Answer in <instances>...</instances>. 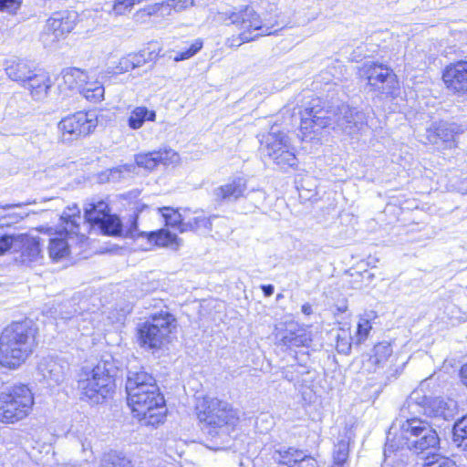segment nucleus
Listing matches in <instances>:
<instances>
[{
	"instance_id": "nucleus-1",
	"label": "nucleus",
	"mask_w": 467,
	"mask_h": 467,
	"mask_svg": "<svg viewBox=\"0 0 467 467\" xmlns=\"http://www.w3.org/2000/svg\"><path fill=\"white\" fill-rule=\"evenodd\" d=\"M404 420L395 421L389 428L387 442L384 448L385 467H406L400 449L420 454H432V451L439 449L440 437L436 430L425 420L416 415L406 416Z\"/></svg>"
},
{
	"instance_id": "nucleus-2",
	"label": "nucleus",
	"mask_w": 467,
	"mask_h": 467,
	"mask_svg": "<svg viewBox=\"0 0 467 467\" xmlns=\"http://www.w3.org/2000/svg\"><path fill=\"white\" fill-rule=\"evenodd\" d=\"M300 131L303 140H313L325 128L339 130L349 136L360 131L366 124L365 113L342 104L337 108L325 109L319 99H313L299 111Z\"/></svg>"
},
{
	"instance_id": "nucleus-3",
	"label": "nucleus",
	"mask_w": 467,
	"mask_h": 467,
	"mask_svg": "<svg viewBox=\"0 0 467 467\" xmlns=\"http://www.w3.org/2000/svg\"><path fill=\"white\" fill-rule=\"evenodd\" d=\"M260 6L269 15L275 16L274 23L263 24L259 15L249 5L243 6L239 9L233 8L227 9L218 13L217 19L225 25H235L241 29H244L239 35V43L236 46H240L242 43L250 42L262 36H269L275 34L277 29L273 30L275 26L282 24L281 28L285 26L288 22L281 19L280 15L277 13L278 7L275 0H260Z\"/></svg>"
},
{
	"instance_id": "nucleus-4",
	"label": "nucleus",
	"mask_w": 467,
	"mask_h": 467,
	"mask_svg": "<svg viewBox=\"0 0 467 467\" xmlns=\"http://www.w3.org/2000/svg\"><path fill=\"white\" fill-rule=\"evenodd\" d=\"M197 417L202 423V431L214 445L220 446L228 441L230 431L239 422V414L225 400L205 397L197 406Z\"/></svg>"
},
{
	"instance_id": "nucleus-5",
	"label": "nucleus",
	"mask_w": 467,
	"mask_h": 467,
	"mask_svg": "<svg viewBox=\"0 0 467 467\" xmlns=\"http://www.w3.org/2000/svg\"><path fill=\"white\" fill-rule=\"evenodd\" d=\"M36 330L31 320L13 322L0 335V363L8 368L21 365L33 352Z\"/></svg>"
},
{
	"instance_id": "nucleus-6",
	"label": "nucleus",
	"mask_w": 467,
	"mask_h": 467,
	"mask_svg": "<svg viewBox=\"0 0 467 467\" xmlns=\"http://www.w3.org/2000/svg\"><path fill=\"white\" fill-rule=\"evenodd\" d=\"M113 372L110 357L102 358L92 368H83L78 379L80 399L90 404L102 403L113 391Z\"/></svg>"
},
{
	"instance_id": "nucleus-7",
	"label": "nucleus",
	"mask_w": 467,
	"mask_h": 467,
	"mask_svg": "<svg viewBox=\"0 0 467 467\" xmlns=\"http://www.w3.org/2000/svg\"><path fill=\"white\" fill-rule=\"evenodd\" d=\"M80 209L77 204L67 206L60 215L58 237L49 240V256L54 260L61 259L68 254L69 243L75 241L82 243L86 236L80 234Z\"/></svg>"
},
{
	"instance_id": "nucleus-8",
	"label": "nucleus",
	"mask_w": 467,
	"mask_h": 467,
	"mask_svg": "<svg viewBox=\"0 0 467 467\" xmlns=\"http://www.w3.org/2000/svg\"><path fill=\"white\" fill-rule=\"evenodd\" d=\"M409 415L423 414L436 420H451L457 413V403L452 400L428 398L422 389H415L408 397L401 411Z\"/></svg>"
},
{
	"instance_id": "nucleus-9",
	"label": "nucleus",
	"mask_w": 467,
	"mask_h": 467,
	"mask_svg": "<svg viewBox=\"0 0 467 467\" xmlns=\"http://www.w3.org/2000/svg\"><path fill=\"white\" fill-rule=\"evenodd\" d=\"M176 327V318L168 311L151 315L146 321L138 325V342L140 347L150 349L161 348Z\"/></svg>"
},
{
	"instance_id": "nucleus-10",
	"label": "nucleus",
	"mask_w": 467,
	"mask_h": 467,
	"mask_svg": "<svg viewBox=\"0 0 467 467\" xmlns=\"http://www.w3.org/2000/svg\"><path fill=\"white\" fill-rule=\"evenodd\" d=\"M361 79L366 80L368 92L377 96L394 97L400 89L399 81L393 70L382 63L368 61L358 69Z\"/></svg>"
},
{
	"instance_id": "nucleus-11",
	"label": "nucleus",
	"mask_w": 467,
	"mask_h": 467,
	"mask_svg": "<svg viewBox=\"0 0 467 467\" xmlns=\"http://www.w3.org/2000/svg\"><path fill=\"white\" fill-rule=\"evenodd\" d=\"M34 398L26 385L12 388L0 394V421L14 423L25 419L32 410Z\"/></svg>"
},
{
	"instance_id": "nucleus-12",
	"label": "nucleus",
	"mask_w": 467,
	"mask_h": 467,
	"mask_svg": "<svg viewBox=\"0 0 467 467\" xmlns=\"http://www.w3.org/2000/svg\"><path fill=\"white\" fill-rule=\"evenodd\" d=\"M141 404L128 402L131 410L142 425L156 426L163 421L166 413L165 400L157 385L141 396Z\"/></svg>"
},
{
	"instance_id": "nucleus-13",
	"label": "nucleus",
	"mask_w": 467,
	"mask_h": 467,
	"mask_svg": "<svg viewBox=\"0 0 467 467\" xmlns=\"http://www.w3.org/2000/svg\"><path fill=\"white\" fill-rule=\"evenodd\" d=\"M264 157H268L281 170L286 171L297 165V158L290 146L289 139L284 132H270L261 147Z\"/></svg>"
},
{
	"instance_id": "nucleus-14",
	"label": "nucleus",
	"mask_w": 467,
	"mask_h": 467,
	"mask_svg": "<svg viewBox=\"0 0 467 467\" xmlns=\"http://www.w3.org/2000/svg\"><path fill=\"white\" fill-rule=\"evenodd\" d=\"M98 126V115L95 111H78L63 118L58 122V130L65 141L86 137Z\"/></svg>"
},
{
	"instance_id": "nucleus-15",
	"label": "nucleus",
	"mask_w": 467,
	"mask_h": 467,
	"mask_svg": "<svg viewBox=\"0 0 467 467\" xmlns=\"http://www.w3.org/2000/svg\"><path fill=\"white\" fill-rule=\"evenodd\" d=\"M78 17V13L73 10L54 13L47 21L42 36L44 42H56L63 38L74 29Z\"/></svg>"
},
{
	"instance_id": "nucleus-16",
	"label": "nucleus",
	"mask_w": 467,
	"mask_h": 467,
	"mask_svg": "<svg viewBox=\"0 0 467 467\" xmlns=\"http://www.w3.org/2000/svg\"><path fill=\"white\" fill-rule=\"evenodd\" d=\"M397 358L393 355L391 345L383 341L374 346L373 354L368 362L375 366V372L386 374L387 378H396L400 372V366L396 365Z\"/></svg>"
},
{
	"instance_id": "nucleus-17",
	"label": "nucleus",
	"mask_w": 467,
	"mask_h": 467,
	"mask_svg": "<svg viewBox=\"0 0 467 467\" xmlns=\"http://www.w3.org/2000/svg\"><path fill=\"white\" fill-rule=\"evenodd\" d=\"M446 88L458 96H467V60L451 63L443 70Z\"/></svg>"
},
{
	"instance_id": "nucleus-18",
	"label": "nucleus",
	"mask_w": 467,
	"mask_h": 467,
	"mask_svg": "<svg viewBox=\"0 0 467 467\" xmlns=\"http://www.w3.org/2000/svg\"><path fill=\"white\" fill-rule=\"evenodd\" d=\"M462 130L456 123L440 121L432 123L426 129V140L429 143L444 145V148H452L455 146V137L461 133Z\"/></svg>"
},
{
	"instance_id": "nucleus-19",
	"label": "nucleus",
	"mask_w": 467,
	"mask_h": 467,
	"mask_svg": "<svg viewBox=\"0 0 467 467\" xmlns=\"http://www.w3.org/2000/svg\"><path fill=\"white\" fill-rule=\"evenodd\" d=\"M129 234L131 237H146L150 244H155L163 247H171L177 249L180 245L179 239L176 234H171L166 229H161L152 232H139L137 218L131 223L129 229Z\"/></svg>"
},
{
	"instance_id": "nucleus-20",
	"label": "nucleus",
	"mask_w": 467,
	"mask_h": 467,
	"mask_svg": "<svg viewBox=\"0 0 467 467\" xmlns=\"http://www.w3.org/2000/svg\"><path fill=\"white\" fill-rule=\"evenodd\" d=\"M38 373L49 386L62 383L66 379L68 365L53 358H44L38 364Z\"/></svg>"
},
{
	"instance_id": "nucleus-21",
	"label": "nucleus",
	"mask_w": 467,
	"mask_h": 467,
	"mask_svg": "<svg viewBox=\"0 0 467 467\" xmlns=\"http://www.w3.org/2000/svg\"><path fill=\"white\" fill-rule=\"evenodd\" d=\"M247 182L243 177H237L214 189L213 196L217 202H235L245 196Z\"/></svg>"
},
{
	"instance_id": "nucleus-22",
	"label": "nucleus",
	"mask_w": 467,
	"mask_h": 467,
	"mask_svg": "<svg viewBox=\"0 0 467 467\" xmlns=\"http://www.w3.org/2000/svg\"><path fill=\"white\" fill-rule=\"evenodd\" d=\"M23 87L29 91L35 100H43L51 88V80L47 72L38 69L30 76Z\"/></svg>"
},
{
	"instance_id": "nucleus-23",
	"label": "nucleus",
	"mask_w": 467,
	"mask_h": 467,
	"mask_svg": "<svg viewBox=\"0 0 467 467\" xmlns=\"http://www.w3.org/2000/svg\"><path fill=\"white\" fill-rule=\"evenodd\" d=\"M100 317V313L88 311L75 316L61 315L62 319L67 320L70 326L76 327L82 335H88L93 329L99 328Z\"/></svg>"
},
{
	"instance_id": "nucleus-24",
	"label": "nucleus",
	"mask_w": 467,
	"mask_h": 467,
	"mask_svg": "<svg viewBox=\"0 0 467 467\" xmlns=\"http://www.w3.org/2000/svg\"><path fill=\"white\" fill-rule=\"evenodd\" d=\"M152 59V53L146 52L145 50L140 51L139 53L129 54L128 56L123 57L119 60L118 65L113 70V73L122 74L129 72L131 69L145 65L147 62Z\"/></svg>"
},
{
	"instance_id": "nucleus-25",
	"label": "nucleus",
	"mask_w": 467,
	"mask_h": 467,
	"mask_svg": "<svg viewBox=\"0 0 467 467\" xmlns=\"http://www.w3.org/2000/svg\"><path fill=\"white\" fill-rule=\"evenodd\" d=\"M36 69H33L28 61L23 59H10L7 61L5 72L9 78L20 82L22 85L32 76Z\"/></svg>"
},
{
	"instance_id": "nucleus-26",
	"label": "nucleus",
	"mask_w": 467,
	"mask_h": 467,
	"mask_svg": "<svg viewBox=\"0 0 467 467\" xmlns=\"http://www.w3.org/2000/svg\"><path fill=\"white\" fill-rule=\"evenodd\" d=\"M146 386L147 388L154 389L156 380L154 378L145 371H130L126 382V391L128 396H135L139 394L140 387Z\"/></svg>"
},
{
	"instance_id": "nucleus-27",
	"label": "nucleus",
	"mask_w": 467,
	"mask_h": 467,
	"mask_svg": "<svg viewBox=\"0 0 467 467\" xmlns=\"http://www.w3.org/2000/svg\"><path fill=\"white\" fill-rule=\"evenodd\" d=\"M109 213V205L104 201H92L85 204L84 218L88 226L99 225Z\"/></svg>"
},
{
	"instance_id": "nucleus-28",
	"label": "nucleus",
	"mask_w": 467,
	"mask_h": 467,
	"mask_svg": "<svg viewBox=\"0 0 467 467\" xmlns=\"http://www.w3.org/2000/svg\"><path fill=\"white\" fill-rule=\"evenodd\" d=\"M61 78L63 84L67 89H78L80 92V88L86 83V79H88V75L79 68L69 67L62 71Z\"/></svg>"
},
{
	"instance_id": "nucleus-29",
	"label": "nucleus",
	"mask_w": 467,
	"mask_h": 467,
	"mask_svg": "<svg viewBox=\"0 0 467 467\" xmlns=\"http://www.w3.org/2000/svg\"><path fill=\"white\" fill-rule=\"evenodd\" d=\"M301 456V450L295 447L280 446L273 452L274 461L287 467H295Z\"/></svg>"
},
{
	"instance_id": "nucleus-30",
	"label": "nucleus",
	"mask_w": 467,
	"mask_h": 467,
	"mask_svg": "<svg viewBox=\"0 0 467 467\" xmlns=\"http://www.w3.org/2000/svg\"><path fill=\"white\" fill-rule=\"evenodd\" d=\"M189 5H192V0H167L165 3L150 6L145 11H147L149 16L156 13H161V15H170L171 9L176 12H180L186 8Z\"/></svg>"
},
{
	"instance_id": "nucleus-31",
	"label": "nucleus",
	"mask_w": 467,
	"mask_h": 467,
	"mask_svg": "<svg viewBox=\"0 0 467 467\" xmlns=\"http://www.w3.org/2000/svg\"><path fill=\"white\" fill-rule=\"evenodd\" d=\"M156 112L150 110L146 107H136L131 112L128 119L130 128L138 130L146 120L154 121Z\"/></svg>"
},
{
	"instance_id": "nucleus-32",
	"label": "nucleus",
	"mask_w": 467,
	"mask_h": 467,
	"mask_svg": "<svg viewBox=\"0 0 467 467\" xmlns=\"http://www.w3.org/2000/svg\"><path fill=\"white\" fill-rule=\"evenodd\" d=\"M349 455V439L344 437L337 441L335 443L333 451H332V459L333 463L330 467H344V464L347 463Z\"/></svg>"
},
{
	"instance_id": "nucleus-33",
	"label": "nucleus",
	"mask_w": 467,
	"mask_h": 467,
	"mask_svg": "<svg viewBox=\"0 0 467 467\" xmlns=\"http://www.w3.org/2000/svg\"><path fill=\"white\" fill-rule=\"evenodd\" d=\"M105 88L99 81H88L80 88V94L92 103L100 102L104 99Z\"/></svg>"
},
{
	"instance_id": "nucleus-34",
	"label": "nucleus",
	"mask_w": 467,
	"mask_h": 467,
	"mask_svg": "<svg viewBox=\"0 0 467 467\" xmlns=\"http://www.w3.org/2000/svg\"><path fill=\"white\" fill-rule=\"evenodd\" d=\"M217 215L211 216L209 218L199 215L195 216L192 219H189L182 227V233L188 231H201L202 230L204 233H209L212 231L213 220L217 219Z\"/></svg>"
},
{
	"instance_id": "nucleus-35",
	"label": "nucleus",
	"mask_w": 467,
	"mask_h": 467,
	"mask_svg": "<svg viewBox=\"0 0 467 467\" xmlns=\"http://www.w3.org/2000/svg\"><path fill=\"white\" fill-rule=\"evenodd\" d=\"M41 252L39 238L27 237L23 241L22 256L24 260L36 262L42 257Z\"/></svg>"
},
{
	"instance_id": "nucleus-36",
	"label": "nucleus",
	"mask_w": 467,
	"mask_h": 467,
	"mask_svg": "<svg viewBox=\"0 0 467 467\" xmlns=\"http://www.w3.org/2000/svg\"><path fill=\"white\" fill-rule=\"evenodd\" d=\"M104 234L118 235L121 233V223L119 217L109 213L98 225Z\"/></svg>"
},
{
	"instance_id": "nucleus-37",
	"label": "nucleus",
	"mask_w": 467,
	"mask_h": 467,
	"mask_svg": "<svg viewBox=\"0 0 467 467\" xmlns=\"http://www.w3.org/2000/svg\"><path fill=\"white\" fill-rule=\"evenodd\" d=\"M161 212L166 225L177 228L179 232L182 233V224H184L187 222L184 221L182 215L179 213L177 211L169 207H163L161 209Z\"/></svg>"
},
{
	"instance_id": "nucleus-38",
	"label": "nucleus",
	"mask_w": 467,
	"mask_h": 467,
	"mask_svg": "<svg viewBox=\"0 0 467 467\" xmlns=\"http://www.w3.org/2000/svg\"><path fill=\"white\" fill-rule=\"evenodd\" d=\"M422 467H458L456 462L451 459L441 456L440 454L432 453L431 456H428Z\"/></svg>"
},
{
	"instance_id": "nucleus-39",
	"label": "nucleus",
	"mask_w": 467,
	"mask_h": 467,
	"mask_svg": "<svg viewBox=\"0 0 467 467\" xmlns=\"http://www.w3.org/2000/svg\"><path fill=\"white\" fill-rule=\"evenodd\" d=\"M453 440L467 447V415L458 420L453 426Z\"/></svg>"
},
{
	"instance_id": "nucleus-40",
	"label": "nucleus",
	"mask_w": 467,
	"mask_h": 467,
	"mask_svg": "<svg viewBox=\"0 0 467 467\" xmlns=\"http://www.w3.org/2000/svg\"><path fill=\"white\" fill-rule=\"evenodd\" d=\"M154 153L155 151L137 154L135 156L137 166L152 171L158 165Z\"/></svg>"
},
{
	"instance_id": "nucleus-41",
	"label": "nucleus",
	"mask_w": 467,
	"mask_h": 467,
	"mask_svg": "<svg viewBox=\"0 0 467 467\" xmlns=\"http://www.w3.org/2000/svg\"><path fill=\"white\" fill-rule=\"evenodd\" d=\"M308 340V337L304 333L296 334L289 332L282 337L283 343L288 348L306 346Z\"/></svg>"
},
{
	"instance_id": "nucleus-42",
	"label": "nucleus",
	"mask_w": 467,
	"mask_h": 467,
	"mask_svg": "<svg viewBox=\"0 0 467 467\" xmlns=\"http://www.w3.org/2000/svg\"><path fill=\"white\" fill-rule=\"evenodd\" d=\"M100 467H133L131 462L125 457L109 454L102 460Z\"/></svg>"
},
{
	"instance_id": "nucleus-43",
	"label": "nucleus",
	"mask_w": 467,
	"mask_h": 467,
	"mask_svg": "<svg viewBox=\"0 0 467 467\" xmlns=\"http://www.w3.org/2000/svg\"><path fill=\"white\" fill-rule=\"evenodd\" d=\"M352 337L350 334L345 330L337 336L336 348L338 353L348 355L351 349Z\"/></svg>"
},
{
	"instance_id": "nucleus-44",
	"label": "nucleus",
	"mask_w": 467,
	"mask_h": 467,
	"mask_svg": "<svg viewBox=\"0 0 467 467\" xmlns=\"http://www.w3.org/2000/svg\"><path fill=\"white\" fill-rule=\"evenodd\" d=\"M308 373L306 367L301 365L288 366L283 372L284 378L290 382H298L301 376Z\"/></svg>"
},
{
	"instance_id": "nucleus-45",
	"label": "nucleus",
	"mask_w": 467,
	"mask_h": 467,
	"mask_svg": "<svg viewBox=\"0 0 467 467\" xmlns=\"http://www.w3.org/2000/svg\"><path fill=\"white\" fill-rule=\"evenodd\" d=\"M157 164L169 165L179 161V155L171 149L155 151Z\"/></svg>"
},
{
	"instance_id": "nucleus-46",
	"label": "nucleus",
	"mask_w": 467,
	"mask_h": 467,
	"mask_svg": "<svg viewBox=\"0 0 467 467\" xmlns=\"http://www.w3.org/2000/svg\"><path fill=\"white\" fill-rule=\"evenodd\" d=\"M372 328L370 322L366 318H360L357 327V343L360 344L365 341Z\"/></svg>"
},
{
	"instance_id": "nucleus-47",
	"label": "nucleus",
	"mask_w": 467,
	"mask_h": 467,
	"mask_svg": "<svg viewBox=\"0 0 467 467\" xmlns=\"http://www.w3.org/2000/svg\"><path fill=\"white\" fill-rule=\"evenodd\" d=\"M202 47V42L200 40H196L194 43L191 45V47L185 50L179 52L174 57L173 60L175 62L182 61L193 57L201 48Z\"/></svg>"
},
{
	"instance_id": "nucleus-48",
	"label": "nucleus",
	"mask_w": 467,
	"mask_h": 467,
	"mask_svg": "<svg viewBox=\"0 0 467 467\" xmlns=\"http://www.w3.org/2000/svg\"><path fill=\"white\" fill-rule=\"evenodd\" d=\"M135 170L134 164H124L118 167H115L109 171V177L114 180H119L123 177V173H131Z\"/></svg>"
},
{
	"instance_id": "nucleus-49",
	"label": "nucleus",
	"mask_w": 467,
	"mask_h": 467,
	"mask_svg": "<svg viewBox=\"0 0 467 467\" xmlns=\"http://www.w3.org/2000/svg\"><path fill=\"white\" fill-rule=\"evenodd\" d=\"M140 0H116L113 5V11L116 15H123L126 11L135 5L136 2Z\"/></svg>"
},
{
	"instance_id": "nucleus-50",
	"label": "nucleus",
	"mask_w": 467,
	"mask_h": 467,
	"mask_svg": "<svg viewBox=\"0 0 467 467\" xmlns=\"http://www.w3.org/2000/svg\"><path fill=\"white\" fill-rule=\"evenodd\" d=\"M301 456L297 460L295 467H318V463L315 458L301 450Z\"/></svg>"
},
{
	"instance_id": "nucleus-51",
	"label": "nucleus",
	"mask_w": 467,
	"mask_h": 467,
	"mask_svg": "<svg viewBox=\"0 0 467 467\" xmlns=\"http://www.w3.org/2000/svg\"><path fill=\"white\" fill-rule=\"evenodd\" d=\"M19 0H0V10L14 13L20 7Z\"/></svg>"
},
{
	"instance_id": "nucleus-52",
	"label": "nucleus",
	"mask_w": 467,
	"mask_h": 467,
	"mask_svg": "<svg viewBox=\"0 0 467 467\" xmlns=\"http://www.w3.org/2000/svg\"><path fill=\"white\" fill-rule=\"evenodd\" d=\"M16 240V238L14 235H0V255L10 249Z\"/></svg>"
},
{
	"instance_id": "nucleus-53",
	"label": "nucleus",
	"mask_w": 467,
	"mask_h": 467,
	"mask_svg": "<svg viewBox=\"0 0 467 467\" xmlns=\"http://www.w3.org/2000/svg\"><path fill=\"white\" fill-rule=\"evenodd\" d=\"M148 390H150V388H147L145 385L140 386L138 395H135L134 397L128 396V402L138 403V405L141 404V402H142V401H140L141 396H143L146 391L148 392Z\"/></svg>"
},
{
	"instance_id": "nucleus-54",
	"label": "nucleus",
	"mask_w": 467,
	"mask_h": 467,
	"mask_svg": "<svg viewBox=\"0 0 467 467\" xmlns=\"http://www.w3.org/2000/svg\"><path fill=\"white\" fill-rule=\"evenodd\" d=\"M261 289L265 295V296H271L274 294L275 287L273 285H261Z\"/></svg>"
},
{
	"instance_id": "nucleus-55",
	"label": "nucleus",
	"mask_w": 467,
	"mask_h": 467,
	"mask_svg": "<svg viewBox=\"0 0 467 467\" xmlns=\"http://www.w3.org/2000/svg\"><path fill=\"white\" fill-rule=\"evenodd\" d=\"M461 378H462V383L467 386V364L462 366V368L461 369Z\"/></svg>"
},
{
	"instance_id": "nucleus-56",
	"label": "nucleus",
	"mask_w": 467,
	"mask_h": 467,
	"mask_svg": "<svg viewBox=\"0 0 467 467\" xmlns=\"http://www.w3.org/2000/svg\"><path fill=\"white\" fill-rule=\"evenodd\" d=\"M301 310L302 312L306 315V316H309L312 314L313 310H312V306L308 303H306L302 306L301 307Z\"/></svg>"
},
{
	"instance_id": "nucleus-57",
	"label": "nucleus",
	"mask_w": 467,
	"mask_h": 467,
	"mask_svg": "<svg viewBox=\"0 0 467 467\" xmlns=\"http://www.w3.org/2000/svg\"><path fill=\"white\" fill-rule=\"evenodd\" d=\"M260 193L262 194L263 198H265V192H260Z\"/></svg>"
},
{
	"instance_id": "nucleus-58",
	"label": "nucleus",
	"mask_w": 467,
	"mask_h": 467,
	"mask_svg": "<svg viewBox=\"0 0 467 467\" xmlns=\"http://www.w3.org/2000/svg\"><path fill=\"white\" fill-rule=\"evenodd\" d=\"M82 446H83V451H86L87 448L85 447V445L83 444Z\"/></svg>"
}]
</instances>
